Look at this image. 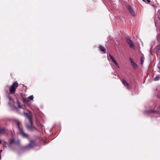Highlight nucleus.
<instances>
[{"label":"nucleus","instance_id":"nucleus-1","mask_svg":"<svg viewBox=\"0 0 160 160\" xmlns=\"http://www.w3.org/2000/svg\"><path fill=\"white\" fill-rule=\"evenodd\" d=\"M16 123L21 136L23 138H26L28 139H29V135L23 132L22 128L20 127V122L19 121H17Z\"/></svg>","mask_w":160,"mask_h":160},{"label":"nucleus","instance_id":"nucleus-2","mask_svg":"<svg viewBox=\"0 0 160 160\" xmlns=\"http://www.w3.org/2000/svg\"><path fill=\"white\" fill-rule=\"evenodd\" d=\"M18 86V84L17 81L14 82L9 88V92L11 93H14L16 89Z\"/></svg>","mask_w":160,"mask_h":160},{"label":"nucleus","instance_id":"nucleus-3","mask_svg":"<svg viewBox=\"0 0 160 160\" xmlns=\"http://www.w3.org/2000/svg\"><path fill=\"white\" fill-rule=\"evenodd\" d=\"M35 146V144L34 142V141L31 140L30 141V142L29 144H28L27 146H26L24 148L26 150H28L30 149L33 147H34Z\"/></svg>","mask_w":160,"mask_h":160},{"label":"nucleus","instance_id":"nucleus-4","mask_svg":"<svg viewBox=\"0 0 160 160\" xmlns=\"http://www.w3.org/2000/svg\"><path fill=\"white\" fill-rule=\"evenodd\" d=\"M126 41L129 45V47L135 49V48L134 47V44L132 43V41L128 37L126 38Z\"/></svg>","mask_w":160,"mask_h":160},{"label":"nucleus","instance_id":"nucleus-5","mask_svg":"<svg viewBox=\"0 0 160 160\" xmlns=\"http://www.w3.org/2000/svg\"><path fill=\"white\" fill-rule=\"evenodd\" d=\"M30 125H26V128L29 131H32L33 130H35L36 129V128L33 126V122H32V123L31 124L30 123Z\"/></svg>","mask_w":160,"mask_h":160},{"label":"nucleus","instance_id":"nucleus-6","mask_svg":"<svg viewBox=\"0 0 160 160\" xmlns=\"http://www.w3.org/2000/svg\"><path fill=\"white\" fill-rule=\"evenodd\" d=\"M160 112L159 111L157 110H148L144 112V113H159Z\"/></svg>","mask_w":160,"mask_h":160},{"label":"nucleus","instance_id":"nucleus-7","mask_svg":"<svg viewBox=\"0 0 160 160\" xmlns=\"http://www.w3.org/2000/svg\"><path fill=\"white\" fill-rule=\"evenodd\" d=\"M24 114L25 115V116L28 119L30 123H31L32 124V118L30 115L29 113L26 112H24Z\"/></svg>","mask_w":160,"mask_h":160},{"label":"nucleus","instance_id":"nucleus-8","mask_svg":"<svg viewBox=\"0 0 160 160\" xmlns=\"http://www.w3.org/2000/svg\"><path fill=\"white\" fill-rule=\"evenodd\" d=\"M127 9L130 12V13L132 14L133 16H134L135 15V12L130 7V6H128L127 7Z\"/></svg>","mask_w":160,"mask_h":160},{"label":"nucleus","instance_id":"nucleus-9","mask_svg":"<svg viewBox=\"0 0 160 160\" xmlns=\"http://www.w3.org/2000/svg\"><path fill=\"white\" fill-rule=\"evenodd\" d=\"M122 82L124 84V85L127 86V88L128 89H130L131 88V87H130V86L129 85V83L127 81H126L125 80L123 79L122 80Z\"/></svg>","mask_w":160,"mask_h":160},{"label":"nucleus","instance_id":"nucleus-10","mask_svg":"<svg viewBox=\"0 0 160 160\" xmlns=\"http://www.w3.org/2000/svg\"><path fill=\"white\" fill-rule=\"evenodd\" d=\"M132 67L134 68H136L138 67V66L137 64L134 62H133L131 63Z\"/></svg>","mask_w":160,"mask_h":160},{"label":"nucleus","instance_id":"nucleus-11","mask_svg":"<svg viewBox=\"0 0 160 160\" xmlns=\"http://www.w3.org/2000/svg\"><path fill=\"white\" fill-rule=\"evenodd\" d=\"M99 48L101 51L104 52L105 53V49L101 45H100Z\"/></svg>","mask_w":160,"mask_h":160},{"label":"nucleus","instance_id":"nucleus-12","mask_svg":"<svg viewBox=\"0 0 160 160\" xmlns=\"http://www.w3.org/2000/svg\"><path fill=\"white\" fill-rule=\"evenodd\" d=\"M160 79V77L157 76H156L153 79L154 81H158Z\"/></svg>","mask_w":160,"mask_h":160},{"label":"nucleus","instance_id":"nucleus-13","mask_svg":"<svg viewBox=\"0 0 160 160\" xmlns=\"http://www.w3.org/2000/svg\"><path fill=\"white\" fill-rule=\"evenodd\" d=\"M15 141V139L14 138H12L10 139L9 141V143L10 144H12Z\"/></svg>","mask_w":160,"mask_h":160},{"label":"nucleus","instance_id":"nucleus-14","mask_svg":"<svg viewBox=\"0 0 160 160\" xmlns=\"http://www.w3.org/2000/svg\"><path fill=\"white\" fill-rule=\"evenodd\" d=\"M15 145L17 146H19L20 145V141L18 140L14 143Z\"/></svg>","mask_w":160,"mask_h":160},{"label":"nucleus","instance_id":"nucleus-15","mask_svg":"<svg viewBox=\"0 0 160 160\" xmlns=\"http://www.w3.org/2000/svg\"><path fill=\"white\" fill-rule=\"evenodd\" d=\"M17 104L18 105V108H22L23 109H24V108L22 107H21V106H20V102L18 101H17Z\"/></svg>","mask_w":160,"mask_h":160},{"label":"nucleus","instance_id":"nucleus-16","mask_svg":"<svg viewBox=\"0 0 160 160\" xmlns=\"http://www.w3.org/2000/svg\"><path fill=\"white\" fill-rule=\"evenodd\" d=\"M5 129H0V134L2 133L3 132H4L5 131Z\"/></svg>","mask_w":160,"mask_h":160},{"label":"nucleus","instance_id":"nucleus-17","mask_svg":"<svg viewBox=\"0 0 160 160\" xmlns=\"http://www.w3.org/2000/svg\"><path fill=\"white\" fill-rule=\"evenodd\" d=\"M28 98L29 99L31 100H32L33 98V95H31L28 97Z\"/></svg>","mask_w":160,"mask_h":160},{"label":"nucleus","instance_id":"nucleus-18","mask_svg":"<svg viewBox=\"0 0 160 160\" xmlns=\"http://www.w3.org/2000/svg\"><path fill=\"white\" fill-rule=\"evenodd\" d=\"M113 63L115 64V65H116V66L118 68H119V66L118 65V64L116 62V61L115 62H114Z\"/></svg>","mask_w":160,"mask_h":160},{"label":"nucleus","instance_id":"nucleus-19","mask_svg":"<svg viewBox=\"0 0 160 160\" xmlns=\"http://www.w3.org/2000/svg\"><path fill=\"white\" fill-rule=\"evenodd\" d=\"M140 62H141V64L142 65L143 63V61L142 58V57H141V58H140Z\"/></svg>","mask_w":160,"mask_h":160},{"label":"nucleus","instance_id":"nucleus-20","mask_svg":"<svg viewBox=\"0 0 160 160\" xmlns=\"http://www.w3.org/2000/svg\"><path fill=\"white\" fill-rule=\"evenodd\" d=\"M9 98L10 101H12L13 102H14V100L11 97H9Z\"/></svg>","mask_w":160,"mask_h":160},{"label":"nucleus","instance_id":"nucleus-21","mask_svg":"<svg viewBox=\"0 0 160 160\" xmlns=\"http://www.w3.org/2000/svg\"><path fill=\"white\" fill-rule=\"evenodd\" d=\"M23 102L26 104L28 103V102L25 99H23Z\"/></svg>","mask_w":160,"mask_h":160},{"label":"nucleus","instance_id":"nucleus-22","mask_svg":"<svg viewBox=\"0 0 160 160\" xmlns=\"http://www.w3.org/2000/svg\"><path fill=\"white\" fill-rule=\"evenodd\" d=\"M23 102L26 104L28 103V102L25 99H23Z\"/></svg>","mask_w":160,"mask_h":160},{"label":"nucleus","instance_id":"nucleus-23","mask_svg":"<svg viewBox=\"0 0 160 160\" xmlns=\"http://www.w3.org/2000/svg\"><path fill=\"white\" fill-rule=\"evenodd\" d=\"M13 108L14 109H18V108L16 107L14 105H13Z\"/></svg>","mask_w":160,"mask_h":160},{"label":"nucleus","instance_id":"nucleus-24","mask_svg":"<svg viewBox=\"0 0 160 160\" xmlns=\"http://www.w3.org/2000/svg\"><path fill=\"white\" fill-rule=\"evenodd\" d=\"M130 61L131 63H132V62H134L133 60L131 58H130Z\"/></svg>","mask_w":160,"mask_h":160},{"label":"nucleus","instance_id":"nucleus-25","mask_svg":"<svg viewBox=\"0 0 160 160\" xmlns=\"http://www.w3.org/2000/svg\"><path fill=\"white\" fill-rule=\"evenodd\" d=\"M112 61L113 62H115L116 61L114 59V58H113L112 59Z\"/></svg>","mask_w":160,"mask_h":160},{"label":"nucleus","instance_id":"nucleus-26","mask_svg":"<svg viewBox=\"0 0 160 160\" xmlns=\"http://www.w3.org/2000/svg\"><path fill=\"white\" fill-rule=\"evenodd\" d=\"M109 56L110 57L111 59H112V58H113V56L110 54H109Z\"/></svg>","mask_w":160,"mask_h":160},{"label":"nucleus","instance_id":"nucleus-27","mask_svg":"<svg viewBox=\"0 0 160 160\" xmlns=\"http://www.w3.org/2000/svg\"><path fill=\"white\" fill-rule=\"evenodd\" d=\"M158 68L160 70V63H159L158 65Z\"/></svg>","mask_w":160,"mask_h":160},{"label":"nucleus","instance_id":"nucleus-28","mask_svg":"<svg viewBox=\"0 0 160 160\" xmlns=\"http://www.w3.org/2000/svg\"><path fill=\"white\" fill-rule=\"evenodd\" d=\"M147 1L148 2H151V1L150 0H147Z\"/></svg>","mask_w":160,"mask_h":160},{"label":"nucleus","instance_id":"nucleus-29","mask_svg":"<svg viewBox=\"0 0 160 160\" xmlns=\"http://www.w3.org/2000/svg\"><path fill=\"white\" fill-rule=\"evenodd\" d=\"M2 150H0V154H1V153H2Z\"/></svg>","mask_w":160,"mask_h":160},{"label":"nucleus","instance_id":"nucleus-30","mask_svg":"<svg viewBox=\"0 0 160 160\" xmlns=\"http://www.w3.org/2000/svg\"><path fill=\"white\" fill-rule=\"evenodd\" d=\"M8 104L9 105H11L10 103V102H8Z\"/></svg>","mask_w":160,"mask_h":160},{"label":"nucleus","instance_id":"nucleus-31","mask_svg":"<svg viewBox=\"0 0 160 160\" xmlns=\"http://www.w3.org/2000/svg\"><path fill=\"white\" fill-rule=\"evenodd\" d=\"M1 142H2V141L1 140H0V144H1Z\"/></svg>","mask_w":160,"mask_h":160},{"label":"nucleus","instance_id":"nucleus-32","mask_svg":"<svg viewBox=\"0 0 160 160\" xmlns=\"http://www.w3.org/2000/svg\"><path fill=\"white\" fill-rule=\"evenodd\" d=\"M144 2H145V0H142Z\"/></svg>","mask_w":160,"mask_h":160},{"label":"nucleus","instance_id":"nucleus-33","mask_svg":"<svg viewBox=\"0 0 160 160\" xmlns=\"http://www.w3.org/2000/svg\"><path fill=\"white\" fill-rule=\"evenodd\" d=\"M159 108H160V106L159 107Z\"/></svg>","mask_w":160,"mask_h":160},{"label":"nucleus","instance_id":"nucleus-34","mask_svg":"<svg viewBox=\"0 0 160 160\" xmlns=\"http://www.w3.org/2000/svg\"><path fill=\"white\" fill-rule=\"evenodd\" d=\"M159 98H160V97H159Z\"/></svg>","mask_w":160,"mask_h":160}]
</instances>
